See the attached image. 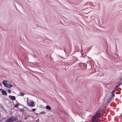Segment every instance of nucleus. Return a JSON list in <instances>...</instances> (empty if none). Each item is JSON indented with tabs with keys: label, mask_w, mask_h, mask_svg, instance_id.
I'll use <instances>...</instances> for the list:
<instances>
[{
	"label": "nucleus",
	"mask_w": 122,
	"mask_h": 122,
	"mask_svg": "<svg viewBox=\"0 0 122 122\" xmlns=\"http://www.w3.org/2000/svg\"><path fill=\"white\" fill-rule=\"evenodd\" d=\"M17 118L16 117H13L5 121L4 122H13L17 121Z\"/></svg>",
	"instance_id": "obj_1"
},
{
	"label": "nucleus",
	"mask_w": 122,
	"mask_h": 122,
	"mask_svg": "<svg viewBox=\"0 0 122 122\" xmlns=\"http://www.w3.org/2000/svg\"><path fill=\"white\" fill-rule=\"evenodd\" d=\"M17 118L16 117H13L5 121L4 122H13L17 121Z\"/></svg>",
	"instance_id": "obj_2"
},
{
	"label": "nucleus",
	"mask_w": 122,
	"mask_h": 122,
	"mask_svg": "<svg viewBox=\"0 0 122 122\" xmlns=\"http://www.w3.org/2000/svg\"><path fill=\"white\" fill-rule=\"evenodd\" d=\"M7 81L4 80L3 81L2 83L6 87L8 88H10L12 86V85L8 84L7 83Z\"/></svg>",
	"instance_id": "obj_3"
},
{
	"label": "nucleus",
	"mask_w": 122,
	"mask_h": 122,
	"mask_svg": "<svg viewBox=\"0 0 122 122\" xmlns=\"http://www.w3.org/2000/svg\"><path fill=\"white\" fill-rule=\"evenodd\" d=\"M28 101H27V105L30 106V107H33L35 106V105L34 104V102H31L30 103V104L29 103H28Z\"/></svg>",
	"instance_id": "obj_4"
},
{
	"label": "nucleus",
	"mask_w": 122,
	"mask_h": 122,
	"mask_svg": "<svg viewBox=\"0 0 122 122\" xmlns=\"http://www.w3.org/2000/svg\"><path fill=\"white\" fill-rule=\"evenodd\" d=\"M97 114L96 113L94 116H93L92 120V122H94L95 121V119L97 117Z\"/></svg>",
	"instance_id": "obj_5"
},
{
	"label": "nucleus",
	"mask_w": 122,
	"mask_h": 122,
	"mask_svg": "<svg viewBox=\"0 0 122 122\" xmlns=\"http://www.w3.org/2000/svg\"><path fill=\"white\" fill-rule=\"evenodd\" d=\"M115 90H113L112 92L111 93V94L112 95V96L110 98V99L109 100V101L108 102V103H109V102L110 101V100L112 98L113 96V94H114L115 93Z\"/></svg>",
	"instance_id": "obj_6"
},
{
	"label": "nucleus",
	"mask_w": 122,
	"mask_h": 122,
	"mask_svg": "<svg viewBox=\"0 0 122 122\" xmlns=\"http://www.w3.org/2000/svg\"><path fill=\"white\" fill-rule=\"evenodd\" d=\"M10 99L13 101L14 100H15V96H10Z\"/></svg>",
	"instance_id": "obj_7"
},
{
	"label": "nucleus",
	"mask_w": 122,
	"mask_h": 122,
	"mask_svg": "<svg viewBox=\"0 0 122 122\" xmlns=\"http://www.w3.org/2000/svg\"><path fill=\"white\" fill-rule=\"evenodd\" d=\"M2 93L4 95H7V93L6 91L4 90H3L2 91Z\"/></svg>",
	"instance_id": "obj_8"
},
{
	"label": "nucleus",
	"mask_w": 122,
	"mask_h": 122,
	"mask_svg": "<svg viewBox=\"0 0 122 122\" xmlns=\"http://www.w3.org/2000/svg\"><path fill=\"white\" fill-rule=\"evenodd\" d=\"M122 84V83H118L115 86L116 88H117L120 85Z\"/></svg>",
	"instance_id": "obj_9"
},
{
	"label": "nucleus",
	"mask_w": 122,
	"mask_h": 122,
	"mask_svg": "<svg viewBox=\"0 0 122 122\" xmlns=\"http://www.w3.org/2000/svg\"><path fill=\"white\" fill-rule=\"evenodd\" d=\"M46 108L49 110H51V108L50 106L48 105H47L46 106Z\"/></svg>",
	"instance_id": "obj_10"
},
{
	"label": "nucleus",
	"mask_w": 122,
	"mask_h": 122,
	"mask_svg": "<svg viewBox=\"0 0 122 122\" xmlns=\"http://www.w3.org/2000/svg\"><path fill=\"white\" fill-rule=\"evenodd\" d=\"M20 96H23L24 95V93H23L22 92H20Z\"/></svg>",
	"instance_id": "obj_11"
},
{
	"label": "nucleus",
	"mask_w": 122,
	"mask_h": 122,
	"mask_svg": "<svg viewBox=\"0 0 122 122\" xmlns=\"http://www.w3.org/2000/svg\"><path fill=\"white\" fill-rule=\"evenodd\" d=\"M19 104H17L14 105V107H17L19 106Z\"/></svg>",
	"instance_id": "obj_12"
},
{
	"label": "nucleus",
	"mask_w": 122,
	"mask_h": 122,
	"mask_svg": "<svg viewBox=\"0 0 122 122\" xmlns=\"http://www.w3.org/2000/svg\"><path fill=\"white\" fill-rule=\"evenodd\" d=\"M45 113V112L43 111V112H40V113L41 114H44Z\"/></svg>",
	"instance_id": "obj_13"
},
{
	"label": "nucleus",
	"mask_w": 122,
	"mask_h": 122,
	"mask_svg": "<svg viewBox=\"0 0 122 122\" xmlns=\"http://www.w3.org/2000/svg\"><path fill=\"white\" fill-rule=\"evenodd\" d=\"M36 108H33L32 109V111L34 112L36 110Z\"/></svg>",
	"instance_id": "obj_14"
},
{
	"label": "nucleus",
	"mask_w": 122,
	"mask_h": 122,
	"mask_svg": "<svg viewBox=\"0 0 122 122\" xmlns=\"http://www.w3.org/2000/svg\"><path fill=\"white\" fill-rule=\"evenodd\" d=\"M8 92L10 93L11 92V91L10 90H9L8 91Z\"/></svg>",
	"instance_id": "obj_15"
},
{
	"label": "nucleus",
	"mask_w": 122,
	"mask_h": 122,
	"mask_svg": "<svg viewBox=\"0 0 122 122\" xmlns=\"http://www.w3.org/2000/svg\"><path fill=\"white\" fill-rule=\"evenodd\" d=\"M28 119V118L27 117H25V118H24V119L25 120V119Z\"/></svg>",
	"instance_id": "obj_16"
},
{
	"label": "nucleus",
	"mask_w": 122,
	"mask_h": 122,
	"mask_svg": "<svg viewBox=\"0 0 122 122\" xmlns=\"http://www.w3.org/2000/svg\"><path fill=\"white\" fill-rule=\"evenodd\" d=\"M37 121H39V119H38L37 120Z\"/></svg>",
	"instance_id": "obj_17"
}]
</instances>
